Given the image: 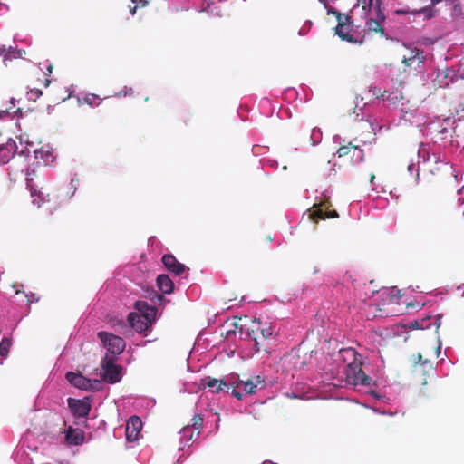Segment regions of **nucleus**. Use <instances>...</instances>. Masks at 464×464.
<instances>
[{
    "instance_id": "54",
    "label": "nucleus",
    "mask_w": 464,
    "mask_h": 464,
    "mask_svg": "<svg viewBox=\"0 0 464 464\" xmlns=\"http://www.w3.org/2000/svg\"><path fill=\"white\" fill-rule=\"evenodd\" d=\"M319 1H320L321 3L325 4V1H326V0H319Z\"/></svg>"
},
{
    "instance_id": "29",
    "label": "nucleus",
    "mask_w": 464,
    "mask_h": 464,
    "mask_svg": "<svg viewBox=\"0 0 464 464\" xmlns=\"http://www.w3.org/2000/svg\"><path fill=\"white\" fill-rule=\"evenodd\" d=\"M424 14L428 19L433 16V10L430 6L423 7L419 10L412 11V14Z\"/></svg>"
},
{
    "instance_id": "35",
    "label": "nucleus",
    "mask_w": 464,
    "mask_h": 464,
    "mask_svg": "<svg viewBox=\"0 0 464 464\" xmlns=\"http://www.w3.org/2000/svg\"><path fill=\"white\" fill-rule=\"evenodd\" d=\"M412 361H413L414 364H418V363L426 364V363L430 362V361L427 359L422 360V355L420 353L412 355Z\"/></svg>"
},
{
    "instance_id": "43",
    "label": "nucleus",
    "mask_w": 464,
    "mask_h": 464,
    "mask_svg": "<svg viewBox=\"0 0 464 464\" xmlns=\"http://www.w3.org/2000/svg\"><path fill=\"white\" fill-rule=\"evenodd\" d=\"M394 13L396 14H398V15H401V14H412V11L403 10V9H397V10H395Z\"/></svg>"
},
{
    "instance_id": "49",
    "label": "nucleus",
    "mask_w": 464,
    "mask_h": 464,
    "mask_svg": "<svg viewBox=\"0 0 464 464\" xmlns=\"http://www.w3.org/2000/svg\"><path fill=\"white\" fill-rule=\"evenodd\" d=\"M442 0H431V5H436L437 4L440 3Z\"/></svg>"
},
{
    "instance_id": "10",
    "label": "nucleus",
    "mask_w": 464,
    "mask_h": 464,
    "mask_svg": "<svg viewBox=\"0 0 464 464\" xmlns=\"http://www.w3.org/2000/svg\"><path fill=\"white\" fill-rule=\"evenodd\" d=\"M68 407L72 413L79 418L86 417L91 411V404L89 402L72 398L68 399Z\"/></svg>"
},
{
    "instance_id": "25",
    "label": "nucleus",
    "mask_w": 464,
    "mask_h": 464,
    "mask_svg": "<svg viewBox=\"0 0 464 464\" xmlns=\"http://www.w3.org/2000/svg\"><path fill=\"white\" fill-rule=\"evenodd\" d=\"M157 311L158 310L155 306H151L147 311H145L143 314H140L143 315L147 319V322H150L152 324L156 318Z\"/></svg>"
},
{
    "instance_id": "52",
    "label": "nucleus",
    "mask_w": 464,
    "mask_h": 464,
    "mask_svg": "<svg viewBox=\"0 0 464 464\" xmlns=\"http://www.w3.org/2000/svg\"><path fill=\"white\" fill-rule=\"evenodd\" d=\"M375 176L373 174L371 175V182L374 179Z\"/></svg>"
},
{
    "instance_id": "24",
    "label": "nucleus",
    "mask_w": 464,
    "mask_h": 464,
    "mask_svg": "<svg viewBox=\"0 0 464 464\" xmlns=\"http://www.w3.org/2000/svg\"><path fill=\"white\" fill-rule=\"evenodd\" d=\"M351 157L353 163L361 162L364 157L363 150L360 147L354 145L353 152H351Z\"/></svg>"
},
{
    "instance_id": "47",
    "label": "nucleus",
    "mask_w": 464,
    "mask_h": 464,
    "mask_svg": "<svg viewBox=\"0 0 464 464\" xmlns=\"http://www.w3.org/2000/svg\"><path fill=\"white\" fill-rule=\"evenodd\" d=\"M50 83H51V80L46 77L44 80V87H48L50 85Z\"/></svg>"
},
{
    "instance_id": "42",
    "label": "nucleus",
    "mask_w": 464,
    "mask_h": 464,
    "mask_svg": "<svg viewBox=\"0 0 464 464\" xmlns=\"http://www.w3.org/2000/svg\"><path fill=\"white\" fill-rule=\"evenodd\" d=\"M135 5L140 7H144L148 5V0H131Z\"/></svg>"
},
{
    "instance_id": "44",
    "label": "nucleus",
    "mask_w": 464,
    "mask_h": 464,
    "mask_svg": "<svg viewBox=\"0 0 464 464\" xmlns=\"http://www.w3.org/2000/svg\"><path fill=\"white\" fill-rule=\"evenodd\" d=\"M53 65L49 64L46 68V72H44L45 76H49L53 72Z\"/></svg>"
},
{
    "instance_id": "39",
    "label": "nucleus",
    "mask_w": 464,
    "mask_h": 464,
    "mask_svg": "<svg viewBox=\"0 0 464 464\" xmlns=\"http://www.w3.org/2000/svg\"><path fill=\"white\" fill-rule=\"evenodd\" d=\"M440 77H442L443 79H446L447 78V74L444 72H439L437 74V81L439 82V86L440 87L447 86L449 83L448 82H445V83L441 82Z\"/></svg>"
},
{
    "instance_id": "12",
    "label": "nucleus",
    "mask_w": 464,
    "mask_h": 464,
    "mask_svg": "<svg viewBox=\"0 0 464 464\" xmlns=\"http://www.w3.org/2000/svg\"><path fill=\"white\" fill-rule=\"evenodd\" d=\"M162 263L164 266L171 273L180 276L185 270V265L179 263L177 258L171 254H166L162 256Z\"/></svg>"
},
{
    "instance_id": "5",
    "label": "nucleus",
    "mask_w": 464,
    "mask_h": 464,
    "mask_svg": "<svg viewBox=\"0 0 464 464\" xmlns=\"http://www.w3.org/2000/svg\"><path fill=\"white\" fill-rule=\"evenodd\" d=\"M102 368V379L109 383H116L121 381V367L114 363V356L106 354L101 362Z\"/></svg>"
},
{
    "instance_id": "36",
    "label": "nucleus",
    "mask_w": 464,
    "mask_h": 464,
    "mask_svg": "<svg viewBox=\"0 0 464 464\" xmlns=\"http://www.w3.org/2000/svg\"><path fill=\"white\" fill-rule=\"evenodd\" d=\"M11 46L8 49L4 45L0 47V54L4 55V60L11 59Z\"/></svg>"
},
{
    "instance_id": "17",
    "label": "nucleus",
    "mask_w": 464,
    "mask_h": 464,
    "mask_svg": "<svg viewBox=\"0 0 464 464\" xmlns=\"http://www.w3.org/2000/svg\"><path fill=\"white\" fill-rule=\"evenodd\" d=\"M338 217L339 215L336 210H324L322 208H315L309 214V219H312L315 223L320 219L324 220L326 218H335Z\"/></svg>"
},
{
    "instance_id": "7",
    "label": "nucleus",
    "mask_w": 464,
    "mask_h": 464,
    "mask_svg": "<svg viewBox=\"0 0 464 464\" xmlns=\"http://www.w3.org/2000/svg\"><path fill=\"white\" fill-rule=\"evenodd\" d=\"M337 26L335 27V34L343 40L348 43L355 44L357 41L353 34H350V16L337 13Z\"/></svg>"
},
{
    "instance_id": "23",
    "label": "nucleus",
    "mask_w": 464,
    "mask_h": 464,
    "mask_svg": "<svg viewBox=\"0 0 464 464\" xmlns=\"http://www.w3.org/2000/svg\"><path fill=\"white\" fill-rule=\"evenodd\" d=\"M11 340L7 337H4L2 341L0 342V356L2 358H5L8 353L11 347Z\"/></svg>"
},
{
    "instance_id": "53",
    "label": "nucleus",
    "mask_w": 464,
    "mask_h": 464,
    "mask_svg": "<svg viewBox=\"0 0 464 464\" xmlns=\"http://www.w3.org/2000/svg\"><path fill=\"white\" fill-rule=\"evenodd\" d=\"M120 324L122 325L123 327L126 326L125 324L122 321L120 322Z\"/></svg>"
},
{
    "instance_id": "3",
    "label": "nucleus",
    "mask_w": 464,
    "mask_h": 464,
    "mask_svg": "<svg viewBox=\"0 0 464 464\" xmlns=\"http://www.w3.org/2000/svg\"><path fill=\"white\" fill-rule=\"evenodd\" d=\"M242 334H246L247 337L254 341V349L256 353L260 351L267 352L269 349L270 340L273 335L271 327L262 328L259 320H254L252 324L244 329L240 328Z\"/></svg>"
},
{
    "instance_id": "48",
    "label": "nucleus",
    "mask_w": 464,
    "mask_h": 464,
    "mask_svg": "<svg viewBox=\"0 0 464 464\" xmlns=\"http://www.w3.org/2000/svg\"><path fill=\"white\" fill-rule=\"evenodd\" d=\"M154 295L157 297V299H158L159 301H161V300L164 298V297H163V295H159V294H157V293H154Z\"/></svg>"
},
{
    "instance_id": "32",
    "label": "nucleus",
    "mask_w": 464,
    "mask_h": 464,
    "mask_svg": "<svg viewBox=\"0 0 464 464\" xmlns=\"http://www.w3.org/2000/svg\"><path fill=\"white\" fill-rule=\"evenodd\" d=\"M371 0H358V5H362V9L365 12V14H372V11L371 9L372 5H370Z\"/></svg>"
},
{
    "instance_id": "11",
    "label": "nucleus",
    "mask_w": 464,
    "mask_h": 464,
    "mask_svg": "<svg viewBox=\"0 0 464 464\" xmlns=\"http://www.w3.org/2000/svg\"><path fill=\"white\" fill-rule=\"evenodd\" d=\"M129 324L138 333L141 334L148 330L152 324L150 322H147V319L136 313H130L128 315Z\"/></svg>"
},
{
    "instance_id": "55",
    "label": "nucleus",
    "mask_w": 464,
    "mask_h": 464,
    "mask_svg": "<svg viewBox=\"0 0 464 464\" xmlns=\"http://www.w3.org/2000/svg\"><path fill=\"white\" fill-rule=\"evenodd\" d=\"M440 353V347L439 346L438 347V353Z\"/></svg>"
},
{
    "instance_id": "34",
    "label": "nucleus",
    "mask_w": 464,
    "mask_h": 464,
    "mask_svg": "<svg viewBox=\"0 0 464 464\" xmlns=\"http://www.w3.org/2000/svg\"><path fill=\"white\" fill-rule=\"evenodd\" d=\"M98 99H99V97L96 94L90 93V94L85 95V97L83 98V101L85 103H87L89 105H93L96 103V101Z\"/></svg>"
},
{
    "instance_id": "40",
    "label": "nucleus",
    "mask_w": 464,
    "mask_h": 464,
    "mask_svg": "<svg viewBox=\"0 0 464 464\" xmlns=\"http://www.w3.org/2000/svg\"><path fill=\"white\" fill-rule=\"evenodd\" d=\"M409 328H411V329H420V319L410 322L409 323Z\"/></svg>"
},
{
    "instance_id": "9",
    "label": "nucleus",
    "mask_w": 464,
    "mask_h": 464,
    "mask_svg": "<svg viewBox=\"0 0 464 464\" xmlns=\"http://www.w3.org/2000/svg\"><path fill=\"white\" fill-rule=\"evenodd\" d=\"M200 385L204 388H208L212 392H219L221 391H225L228 392V389L230 386L228 385V380L225 381L223 379L212 378L210 376H207L201 379Z\"/></svg>"
},
{
    "instance_id": "51",
    "label": "nucleus",
    "mask_w": 464,
    "mask_h": 464,
    "mask_svg": "<svg viewBox=\"0 0 464 464\" xmlns=\"http://www.w3.org/2000/svg\"><path fill=\"white\" fill-rule=\"evenodd\" d=\"M413 168H414V164H410V165L408 166V170H409V171H412Z\"/></svg>"
},
{
    "instance_id": "50",
    "label": "nucleus",
    "mask_w": 464,
    "mask_h": 464,
    "mask_svg": "<svg viewBox=\"0 0 464 464\" xmlns=\"http://www.w3.org/2000/svg\"><path fill=\"white\" fill-rule=\"evenodd\" d=\"M9 113L6 111H0V118L2 117V115H8Z\"/></svg>"
},
{
    "instance_id": "38",
    "label": "nucleus",
    "mask_w": 464,
    "mask_h": 464,
    "mask_svg": "<svg viewBox=\"0 0 464 464\" xmlns=\"http://www.w3.org/2000/svg\"><path fill=\"white\" fill-rule=\"evenodd\" d=\"M23 53H25L24 50L11 49V58L22 57Z\"/></svg>"
},
{
    "instance_id": "30",
    "label": "nucleus",
    "mask_w": 464,
    "mask_h": 464,
    "mask_svg": "<svg viewBox=\"0 0 464 464\" xmlns=\"http://www.w3.org/2000/svg\"><path fill=\"white\" fill-rule=\"evenodd\" d=\"M134 307L140 312V314H143L145 311L150 308L151 305H149L146 301H137L134 304Z\"/></svg>"
},
{
    "instance_id": "33",
    "label": "nucleus",
    "mask_w": 464,
    "mask_h": 464,
    "mask_svg": "<svg viewBox=\"0 0 464 464\" xmlns=\"http://www.w3.org/2000/svg\"><path fill=\"white\" fill-rule=\"evenodd\" d=\"M386 93H387V92H384V93L382 94L383 100H388V101H391L392 102H394L395 101H398V100L403 98V96H402V94L401 92H396L394 97H392V95L393 93H388L387 95H386Z\"/></svg>"
},
{
    "instance_id": "16",
    "label": "nucleus",
    "mask_w": 464,
    "mask_h": 464,
    "mask_svg": "<svg viewBox=\"0 0 464 464\" xmlns=\"http://www.w3.org/2000/svg\"><path fill=\"white\" fill-rule=\"evenodd\" d=\"M66 380L74 387L86 391V388L89 387L90 379L83 376L82 373L68 372L65 375Z\"/></svg>"
},
{
    "instance_id": "14",
    "label": "nucleus",
    "mask_w": 464,
    "mask_h": 464,
    "mask_svg": "<svg viewBox=\"0 0 464 464\" xmlns=\"http://www.w3.org/2000/svg\"><path fill=\"white\" fill-rule=\"evenodd\" d=\"M84 432L70 426L65 431V441L69 445L79 446L84 442Z\"/></svg>"
},
{
    "instance_id": "22",
    "label": "nucleus",
    "mask_w": 464,
    "mask_h": 464,
    "mask_svg": "<svg viewBox=\"0 0 464 464\" xmlns=\"http://www.w3.org/2000/svg\"><path fill=\"white\" fill-rule=\"evenodd\" d=\"M34 153L35 159L42 160L44 164H49L53 161V156L48 148L42 146L39 149H35Z\"/></svg>"
},
{
    "instance_id": "4",
    "label": "nucleus",
    "mask_w": 464,
    "mask_h": 464,
    "mask_svg": "<svg viewBox=\"0 0 464 464\" xmlns=\"http://www.w3.org/2000/svg\"><path fill=\"white\" fill-rule=\"evenodd\" d=\"M370 5H372L371 9L373 11L372 14H368L370 17L366 21V27L368 31L379 33L381 36H384L382 23L385 21V15L382 9V1L371 0Z\"/></svg>"
},
{
    "instance_id": "41",
    "label": "nucleus",
    "mask_w": 464,
    "mask_h": 464,
    "mask_svg": "<svg viewBox=\"0 0 464 464\" xmlns=\"http://www.w3.org/2000/svg\"><path fill=\"white\" fill-rule=\"evenodd\" d=\"M26 297H27L28 303H32L34 301H36V302L39 301V297L36 296V295L34 293H31L30 295H26Z\"/></svg>"
},
{
    "instance_id": "8",
    "label": "nucleus",
    "mask_w": 464,
    "mask_h": 464,
    "mask_svg": "<svg viewBox=\"0 0 464 464\" xmlns=\"http://www.w3.org/2000/svg\"><path fill=\"white\" fill-rule=\"evenodd\" d=\"M141 428H142L141 419L138 416L130 417L126 423V429H125L126 439L129 441H135L138 439L139 434L141 431Z\"/></svg>"
},
{
    "instance_id": "20",
    "label": "nucleus",
    "mask_w": 464,
    "mask_h": 464,
    "mask_svg": "<svg viewBox=\"0 0 464 464\" xmlns=\"http://www.w3.org/2000/svg\"><path fill=\"white\" fill-rule=\"evenodd\" d=\"M440 315H435V316H425L421 319H420V329H430L431 325H434L435 327V333H438V330L440 326Z\"/></svg>"
},
{
    "instance_id": "2",
    "label": "nucleus",
    "mask_w": 464,
    "mask_h": 464,
    "mask_svg": "<svg viewBox=\"0 0 464 464\" xmlns=\"http://www.w3.org/2000/svg\"><path fill=\"white\" fill-rule=\"evenodd\" d=\"M228 385L232 389V396L238 400H242L245 395L255 394L257 389L266 387V381L260 375H254L247 379H240L237 377H230Z\"/></svg>"
},
{
    "instance_id": "18",
    "label": "nucleus",
    "mask_w": 464,
    "mask_h": 464,
    "mask_svg": "<svg viewBox=\"0 0 464 464\" xmlns=\"http://www.w3.org/2000/svg\"><path fill=\"white\" fill-rule=\"evenodd\" d=\"M156 284L158 288L163 294H171L174 289V284L168 275L162 274L157 277Z\"/></svg>"
},
{
    "instance_id": "21",
    "label": "nucleus",
    "mask_w": 464,
    "mask_h": 464,
    "mask_svg": "<svg viewBox=\"0 0 464 464\" xmlns=\"http://www.w3.org/2000/svg\"><path fill=\"white\" fill-rule=\"evenodd\" d=\"M25 180H26V187L29 189L31 196L33 198L34 197H37L38 198V199H34L33 203L34 205H36L37 207H40L44 203V200H43L42 196H41L42 192L40 190H38L34 186V184H33V178L29 177V174L27 175Z\"/></svg>"
},
{
    "instance_id": "19",
    "label": "nucleus",
    "mask_w": 464,
    "mask_h": 464,
    "mask_svg": "<svg viewBox=\"0 0 464 464\" xmlns=\"http://www.w3.org/2000/svg\"><path fill=\"white\" fill-rule=\"evenodd\" d=\"M424 61V57L422 55V51H420L418 48H413L410 52V55L408 57L404 56L402 59V63L405 66L411 67L412 66L415 62H417L418 64L422 63Z\"/></svg>"
},
{
    "instance_id": "6",
    "label": "nucleus",
    "mask_w": 464,
    "mask_h": 464,
    "mask_svg": "<svg viewBox=\"0 0 464 464\" xmlns=\"http://www.w3.org/2000/svg\"><path fill=\"white\" fill-rule=\"evenodd\" d=\"M98 337L106 347L108 353L112 354L111 356L121 353L125 349V341L118 335L102 331L98 333Z\"/></svg>"
},
{
    "instance_id": "31",
    "label": "nucleus",
    "mask_w": 464,
    "mask_h": 464,
    "mask_svg": "<svg viewBox=\"0 0 464 464\" xmlns=\"http://www.w3.org/2000/svg\"><path fill=\"white\" fill-rule=\"evenodd\" d=\"M27 95L29 100L36 101L43 95V92L38 88H33L27 92Z\"/></svg>"
},
{
    "instance_id": "27",
    "label": "nucleus",
    "mask_w": 464,
    "mask_h": 464,
    "mask_svg": "<svg viewBox=\"0 0 464 464\" xmlns=\"http://www.w3.org/2000/svg\"><path fill=\"white\" fill-rule=\"evenodd\" d=\"M353 146L354 145H352L351 143H349V145L347 146H342L338 149L336 154L338 155V157L350 155L351 152H353Z\"/></svg>"
},
{
    "instance_id": "45",
    "label": "nucleus",
    "mask_w": 464,
    "mask_h": 464,
    "mask_svg": "<svg viewBox=\"0 0 464 464\" xmlns=\"http://www.w3.org/2000/svg\"><path fill=\"white\" fill-rule=\"evenodd\" d=\"M137 7H138V5H135L133 7H130V14H131L132 15H134V14H135Z\"/></svg>"
},
{
    "instance_id": "15",
    "label": "nucleus",
    "mask_w": 464,
    "mask_h": 464,
    "mask_svg": "<svg viewBox=\"0 0 464 464\" xmlns=\"http://www.w3.org/2000/svg\"><path fill=\"white\" fill-rule=\"evenodd\" d=\"M16 144L13 140H8L5 144L0 145V164L7 163L15 154Z\"/></svg>"
},
{
    "instance_id": "26",
    "label": "nucleus",
    "mask_w": 464,
    "mask_h": 464,
    "mask_svg": "<svg viewBox=\"0 0 464 464\" xmlns=\"http://www.w3.org/2000/svg\"><path fill=\"white\" fill-rule=\"evenodd\" d=\"M192 427L198 430L199 433V430L202 428L203 424V417L200 413H196L192 418Z\"/></svg>"
},
{
    "instance_id": "13",
    "label": "nucleus",
    "mask_w": 464,
    "mask_h": 464,
    "mask_svg": "<svg viewBox=\"0 0 464 464\" xmlns=\"http://www.w3.org/2000/svg\"><path fill=\"white\" fill-rule=\"evenodd\" d=\"M418 158L419 161L418 164L420 163V159L422 160L423 163V170H429L430 172L433 173V169L430 168L428 164L430 162L437 163L438 158L435 154H430L429 151V149L426 145H421L418 150Z\"/></svg>"
},
{
    "instance_id": "46",
    "label": "nucleus",
    "mask_w": 464,
    "mask_h": 464,
    "mask_svg": "<svg viewBox=\"0 0 464 464\" xmlns=\"http://www.w3.org/2000/svg\"><path fill=\"white\" fill-rule=\"evenodd\" d=\"M125 89H126V90L124 91V95H127V94H132V93H133L132 88H129V89H127V88L125 87Z\"/></svg>"
},
{
    "instance_id": "37",
    "label": "nucleus",
    "mask_w": 464,
    "mask_h": 464,
    "mask_svg": "<svg viewBox=\"0 0 464 464\" xmlns=\"http://www.w3.org/2000/svg\"><path fill=\"white\" fill-rule=\"evenodd\" d=\"M78 185H79V179H72L71 180V188H72V192H71V195L70 196H72L75 191L77 190L78 188Z\"/></svg>"
},
{
    "instance_id": "28",
    "label": "nucleus",
    "mask_w": 464,
    "mask_h": 464,
    "mask_svg": "<svg viewBox=\"0 0 464 464\" xmlns=\"http://www.w3.org/2000/svg\"><path fill=\"white\" fill-rule=\"evenodd\" d=\"M86 391L98 392L102 389V382L98 379H90V383L88 384Z\"/></svg>"
},
{
    "instance_id": "1",
    "label": "nucleus",
    "mask_w": 464,
    "mask_h": 464,
    "mask_svg": "<svg viewBox=\"0 0 464 464\" xmlns=\"http://www.w3.org/2000/svg\"><path fill=\"white\" fill-rule=\"evenodd\" d=\"M338 360L346 364L345 375L347 382L353 385L370 386L372 378L362 370V356L352 347L340 349Z\"/></svg>"
}]
</instances>
